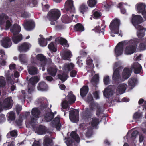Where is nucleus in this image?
<instances>
[{
	"mask_svg": "<svg viewBox=\"0 0 146 146\" xmlns=\"http://www.w3.org/2000/svg\"><path fill=\"white\" fill-rule=\"evenodd\" d=\"M99 118L94 117L92 118V120L89 123V124L93 127H96L99 123Z\"/></svg>",
	"mask_w": 146,
	"mask_h": 146,
	"instance_id": "obj_30",
	"label": "nucleus"
},
{
	"mask_svg": "<svg viewBox=\"0 0 146 146\" xmlns=\"http://www.w3.org/2000/svg\"><path fill=\"white\" fill-rule=\"evenodd\" d=\"M132 73V71L128 67L125 68L123 71L122 76L124 80L128 79Z\"/></svg>",
	"mask_w": 146,
	"mask_h": 146,
	"instance_id": "obj_16",
	"label": "nucleus"
},
{
	"mask_svg": "<svg viewBox=\"0 0 146 146\" xmlns=\"http://www.w3.org/2000/svg\"><path fill=\"white\" fill-rule=\"evenodd\" d=\"M79 11L81 13L83 14L84 13L87 12L88 11V7L86 5L82 4L80 5V7Z\"/></svg>",
	"mask_w": 146,
	"mask_h": 146,
	"instance_id": "obj_38",
	"label": "nucleus"
},
{
	"mask_svg": "<svg viewBox=\"0 0 146 146\" xmlns=\"http://www.w3.org/2000/svg\"><path fill=\"white\" fill-rule=\"evenodd\" d=\"M39 79L37 76H36L31 78L28 81V92L31 93L34 90L35 88V84L39 81Z\"/></svg>",
	"mask_w": 146,
	"mask_h": 146,
	"instance_id": "obj_6",
	"label": "nucleus"
},
{
	"mask_svg": "<svg viewBox=\"0 0 146 146\" xmlns=\"http://www.w3.org/2000/svg\"><path fill=\"white\" fill-rule=\"evenodd\" d=\"M103 111L100 106L97 107L96 114L98 117H99L100 115L103 113Z\"/></svg>",
	"mask_w": 146,
	"mask_h": 146,
	"instance_id": "obj_54",
	"label": "nucleus"
},
{
	"mask_svg": "<svg viewBox=\"0 0 146 146\" xmlns=\"http://www.w3.org/2000/svg\"><path fill=\"white\" fill-rule=\"evenodd\" d=\"M6 84L5 78L3 77L0 76V87H4Z\"/></svg>",
	"mask_w": 146,
	"mask_h": 146,
	"instance_id": "obj_49",
	"label": "nucleus"
},
{
	"mask_svg": "<svg viewBox=\"0 0 146 146\" xmlns=\"http://www.w3.org/2000/svg\"><path fill=\"white\" fill-rule=\"evenodd\" d=\"M74 30L76 31L82 32L84 30L83 26L80 23H78L74 26Z\"/></svg>",
	"mask_w": 146,
	"mask_h": 146,
	"instance_id": "obj_35",
	"label": "nucleus"
},
{
	"mask_svg": "<svg viewBox=\"0 0 146 146\" xmlns=\"http://www.w3.org/2000/svg\"><path fill=\"white\" fill-rule=\"evenodd\" d=\"M99 75L98 74H96L93 77L91 80L92 83H94L95 84H96L97 82L99 81Z\"/></svg>",
	"mask_w": 146,
	"mask_h": 146,
	"instance_id": "obj_51",
	"label": "nucleus"
},
{
	"mask_svg": "<svg viewBox=\"0 0 146 146\" xmlns=\"http://www.w3.org/2000/svg\"><path fill=\"white\" fill-rule=\"evenodd\" d=\"M10 31L13 35L18 34L21 31L20 27L17 24H15L11 28Z\"/></svg>",
	"mask_w": 146,
	"mask_h": 146,
	"instance_id": "obj_20",
	"label": "nucleus"
},
{
	"mask_svg": "<svg viewBox=\"0 0 146 146\" xmlns=\"http://www.w3.org/2000/svg\"><path fill=\"white\" fill-rule=\"evenodd\" d=\"M120 23V20L117 18H115L113 20L110 25V28L111 31H113L117 34H119Z\"/></svg>",
	"mask_w": 146,
	"mask_h": 146,
	"instance_id": "obj_5",
	"label": "nucleus"
},
{
	"mask_svg": "<svg viewBox=\"0 0 146 146\" xmlns=\"http://www.w3.org/2000/svg\"><path fill=\"white\" fill-rule=\"evenodd\" d=\"M12 22H11L9 20H7L5 22V29L7 30L9 29L12 25Z\"/></svg>",
	"mask_w": 146,
	"mask_h": 146,
	"instance_id": "obj_58",
	"label": "nucleus"
},
{
	"mask_svg": "<svg viewBox=\"0 0 146 146\" xmlns=\"http://www.w3.org/2000/svg\"><path fill=\"white\" fill-rule=\"evenodd\" d=\"M37 88L38 90L41 91H47L48 89V86L45 82L42 81L38 83Z\"/></svg>",
	"mask_w": 146,
	"mask_h": 146,
	"instance_id": "obj_22",
	"label": "nucleus"
},
{
	"mask_svg": "<svg viewBox=\"0 0 146 146\" xmlns=\"http://www.w3.org/2000/svg\"><path fill=\"white\" fill-rule=\"evenodd\" d=\"M54 114L52 112L46 113L44 117V119L46 122H50L54 117Z\"/></svg>",
	"mask_w": 146,
	"mask_h": 146,
	"instance_id": "obj_32",
	"label": "nucleus"
},
{
	"mask_svg": "<svg viewBox=\"0 0 146 146\" xmlns=\"http://www.w3.org/2000/svg\"><path fill=\"white\" fill-rule=\"evenodd\" d=\"M7 117L8 120L13 121L15 119L14 112L11 111L7 115Z\"/></svg>",
	"mask_w": 146,
	"mask_h": 146,
	"instance_id": "obj_41",
	"label": "nucleus"
},
{
	"mask_svg": "<svg viewBox=\"0 0 146 146\" xmlns=\"http://www.w3.org/2000/svg\"><path fill=\"white\" fill-rule=\"evenodd\" d=\"M55 24H56V25L55 26V28L57 30H61L64 28V26L63 25L58 23V21L57 23L55 22Z\"/></svg>",
	"mask_w": 146,
	"mask_h": 146,
	"instance_id": "obj_56",
	"label": "nucleus"
},
{
	"mask_svg": "<svg viewBox=\"0 0 146 146\" xmlns=\"http://www.w3.org/2000/svg\"><path fill=\"white\" fill-rule=\"evenodd\" d=\"M9 19V17L5 14L2 13L0 15V26L3 25Z\"/></svg>",
	"mask_w": 146,
	"mask_h": 146,
	"instance_id": "obj_34",
	"label": "nucleus"
},
{
	"mask_svg": "<svg viewBox=\"0 0 146 146\" xmlns=\"http://www.w3.org/2000/svg\"><path fill=\"white\" fill-rule=\"evenodd\" d=\"M142 117V113L136 112L134 113L133 115V118L134 119H137L141 118Z\"/></svg>",
	"mask_w": 146,
	"mask_h": 146,
	"instance_id": "obj_52",
	"label": "nucleus"
},
{
	"mask_svg": "<svg viewBox=\"0 0 146 146\" xmlns=\"http://www.w3.org/2000/svg\"><path fill=\"white\" fill-rule=\"evenodd\" d=\"M78 115L75 114V111L71 110L69 111V117L70 121L74 122H77L78 121V119L77 118Z\"/></svg>",
	"mask_w": 146,
	"mask_h": 146,
	"instance_id": "obj_19",
	"label": "nucleus"
},
{
	"mask_svg": "<svg viewBox=\"0 0 146 146\" xmlns=\"http://www.w3.org/2000/svg\"><path fill=\"white\" fill-rule=\"evenodd\" d=\"M37 59L39 61L40 63L39 65L40 69H42L43 71H44L45 70V66L46 65L47 59L44 55L41 54H39L36 56Z\"/></svg>",
	"mask_w": 146,
	"mask_h": 146,
	"instance_id": "obj_8",
	"label": "nucleus"
},
{
	"mask_svg": "<svg viewBox=\"0 0 146 146\" xmlns=\"http://www.w3.org/2000/svg\"><path fill=\"white\" fill-rule=\"evenodd\" d=\"M13 101L11 97H8L5 98L2 103L4 107L7 109H10L13 104Z\"/></svg>",
	"mask_w": 146,
	"mask_h": 146,
	"instance_id": "obj_12",
	"label": "nucleus"
},
{
	"mask_svg": "<svg viewBox=\"0 0 146 146\" xmlns=\"http://www.w3.org/2000/svg\"><path fill=\"white\" fill-rule=\"evenodd\" d=\"M89 91V88L88 86H83L80 90V94L82 98L85 97Z\"/></svg>",
	"mask_w": 146,
	"mask_h": 146,
	"instance_id": "obj_25",
	"label": "nucleus"
},
{
	"mask_svg": "<svg viewBox=\"0 0 146 146\" xmlns=\"http://www.w3.org/2000/svg\"><path fill=\"white\" fill-rule=\"evenodd\" d=\"M92 129L91 128H89L88 129L87 132L86 134V137H90L92 136Z\"/></svg>",
	"mask_w": 146,
	"mask_h": 146,
	"instance_id": "obj_62",
	"label": "nucleus"
},
{
	"mask_svg": "<svg viewBox=\"0 0 146 146\" xmlns=\"http://www.w3.org/2000/svg\"><path fill=\"white\" fill-rule=\"evenodd\" d=\"M31 47V45L28 43L24 42L19 45L18 50L20 52H27Z\"/></svg>",
	"mask_w": 146,
	"mask_h": 146,
	"instance_id": "obj_13",
	"label": "nucleus"
},
{
	"mask_svg": "<svg viewBox=\"0 0 146 146\" xmlns=\"http://www.w3.org/2000/svg\"><path fill=\"white\" fill-rule=\"evenodd\" d=\"M22 39V35L21 34H14L12 38L13 42L15 44H17Z\"/></svg>",
	"mask_w": 146,
	"mask_h": 146,
	"instance_id": "obj_26",
	"label": "nucleus"
},
{
	"mask_svg": "<svg viewBox=\"0 0 146 146\" xmlns=\"http://www.w3.org/2000/svg\"><path fill=\"white\" fill-rule=\"evenodd\" d=\"M123 68V67L121 66L114 70L113 76V79L115 82L118 83L122 82L119 80H121L120 72L122 70Z\"/></svg>",
	"mask_w": 146,
	"mask_h": 146,
	"instance_id": "obj_10",
	"label": "nucleus"
},
{
	"mask_svg": "<svg viewBox=\"0 0 146 146\" xmlns=\"http://www.w3.org/2000/svg\"><path fill=\"white\" fill-rule=\"evenodd\" d=\"M57 76L58 78L63 82L65 81L67 79V76L64 73L62 74H59Z\"/></svg>",
	"mask_w": 146,
	"mask_h": 146,
	"instance_id": "obj_50",
	"label": "nucleus"
},
{
	"mask_svg": "<svg viewBox=\"0 0 146 146\" xmlns=\"http://www.w3.org/2000/svg\"><path fill=\"white\" fill-rule=\"evenodd\" d=\"M19 60L22 64H24L27 62L26 55L25 54H20L18 58Z\"/></svg>",
	"mask_w": 146,
	"mask_h": 146,
	"instance_id": "obj_33",
	"label": "nucleus"
},
{
	"mask_svg": "<svg viewBox=\"0 0 146 146\" xmlns=\"http://www.w3.org/2000/svg\"><path fill=\"white\" fill-rule=\"evenodd\" d=\"M103 81L104 84L106 85L109 84H110V79L109 76H107L104 77Z\"/></svg>",
	"mask_w": 146,
	"mask_h": 146,
	"instance_id": "obj_57",
	"label": "nucleus"
},
{
	"mask_svg": "<svg viewBox=\"0 0 146 146\" xmlns=\"http://www.w3.org/2000/svg\"><path fill=\"white\" fill-rule=\"evenodd\" d=\"M97 3L96 0H88L87 1L88 5L90 7H95Z\"/></svg>",
	"mask_w": 146,
	"mask_h": 146,
	"instance_id": "obj_45",
	"label": "nucleus"
},
{
	"mask_svg": "<svg viewBox=\"0 0 146 146\" xmlns=\"http://www.w3.org/2000/svg\"><path fill=\"white\" fill-rule=\"evenodd\" d=\"M132 17L131 22L135 27L138 30L137 35L138 38L141 39L144 36L146 31V28L139 25L142 22L143 19L142 17L139 15L133 14Z\"/></svg>",
	"mask_w": 146,
	"mask_h": 146,
	"instance_id": "obj_1",
	"label": "nucleus"
},
{
	"mask_svg": "<svg viewBox=\"0 0 146 146\" xmlns=\"http://www.w3.org/2000/svg\"><path fill=\"white\" fill-rule=\"evenodd\" d=\"M39 43L42 46H46L47 44L46 40L43 37H41L38 39Z\"/></svg>",
	"mask_w": 146,
	"mask_h": 146,
	"instance_id": "obj_44",
	"label": "nucleus"
},
{
	"mask_svg": "<svg viewBox=\"0 0 146 146\" xmlns=\"http://www.w3.org/2000/svg\"><path fill=\"white\" fill-rule=\"evenodd\" d=\"M70 136L77 143L79 142L80 141V137L75 131H72L70 134Z\"/></svg>",
	"mask_w": 146,
	"mask_h": 146,
	"instance_id": "obj_36",
	"label": "nucleus"
},
{
	"mask_svg": "<svg viewBox=\"0 0 146 146\" xmlns=\"http://www.w3.org/2000/svg\"><path fill=\"white\" fill-rule=\"evenodd\" d=\"M52 142V139L48 137L44 139L43 143L44 146H49Z\"/></svg>",
	"mask_w": 146,
	"mask_h": 146,
	"instance_id": "obj_46",
	"label": "nucleus"
},
{
	"mask_svg": "<svg viewBox=\"0 0 146 146\" xmlns=\"http://www.w3.org/2000/svg\"><path fill=\"white\" fill-rule=\"evenodd\" d=\"M101 13L98 11L94 12L93 14V18L96 19L100 18L101 17Z\"/></svg>",
	"mask_w": 146,
	"mask_h": 146,
	"instance_id": "obj_53",
	"label": "nucleus"
},
{
	"mask_svg": "<svg viewBox=\"0 0 146 146\" xmlns=\"http://www.w3.org/2000/svg\"><path fill=\"white\" fill-rule=\"evenodd\" d=\"M42 10L44 11H47L50 6L48 4L43 5V3H42Z\"/></svg>",
	"mask_w": 146,
	"mask_h": 146,
	"instance_id": "obj_63",
	"label": "nucleus"
},
{
	"mask_svg": "<svg viewBox=\"0 0 146 146\" xmlns=\"http://www.w3.org/2000/svg\"><path fill=\"white\" fill-rule=\"evenodd\" d=\"M86 100V102L88 103L92 102L93 101V97L91 94H88Z\"/></svg>",
	"mask_w": 146,
	"mask_h": 146,
	"instance_id": "obj_61",
	"label": "nucleus"
},
{
	"mask_svg": "<svg viewBox=\"0 0 146 146\" xmlns=\"http://www.w3.org/2000/svg\"><path fill=\"white\" fill-rule=\"evenodd\" d=\"M113 94V90L108 88H106L103 92L104 96L106 98H108L111 97Z\"/></svg>",
	"mask_w": 146,
	"mask_h": 146,
	"instance_id": "obj_31",
	"label": "nucleus"
},
{
	"mask_svg": "<svg viewBox=\"0 0 146 146\" xmlns=\"http://www.w3.org/2000/svg\"><path fill=\"white\" fill-rule=\"evenodd\" d=\"M133 41H131L128 42L129 45L125 48V53L126 54H131L134 53L136 50V44Z\"/></svg>",
	"mask_w": 146,
	"mask_h": 146,
	"instance_id": "obj_7",
	"label": "nucleus"
},
{
	"mask_svg": "<svg viewBox=\"0 0 146 146\" xmlns=\"http://www.w3.org/2000/svg\"><path fill=\"white\" fill-rule=\"evenodd\" d=\"M55 41L58 44L62 45H65L67 47H69V45L67 43V40L64 38L60 37H58L55 39Z\"/></svg>",
	"mask_w": 146,
	"mask_h": 146,
	"instance_id": "obj_24",
	"label": "nucleus"
},
{
	"mask_svg": "<svg viewBox=\"0 0 146 146\" xmlns=\"http://www.w3.org/2000/svg\"><path fill=\"white\" fill-rule=\"evenodd\" d=\"M66 98L67 100L62 102V108L65 110L67 109L69 107L68 103L70 104H72L76 100V97L72 91H70Z\"/></svg>",
	"mask_w": 146,
	"mask_h": 146,
	"instance_id": "obj_3",
	"label": "nucleus"
},
{
	"mask_svg": "<svg viewBox=\"0 0 146 146\" xmlns=\"http://www.w3.org/2000/svg\"><path fill=\"white\" fill-rule=\"evenodd\" d=\"M137 83V80L134 78H130L128 81V84L129 86L134 87Z\"/></svg>",
	"mask_w": 146,
	"mask_h": 146,
	"instance_id": "obj_39",
	"label": "nucleus"
},
{
	"mask_svg": "<svg viewBox=\"0 0 146 146\" xmlns=\"http://www.w3.org/2000/svg\"><path fill=\"white\" fill-rule=\"evenodd\" d=\"M24 28L27 31H31L35 27L34 21L31 20H26L23 24Z\"/></svg>",
	"mask_w": 146,
	"mask_h": 146,
	"instance_id": "obj_11",
	"label": "nucleus"
},
{
	"mask_svg": "<svg viewBox=\"0 0 146 146\" xmlns=\"http://www.w3.org/2000/svg\"><path fill=\"white\" fill-rule=\"evenodd\" d=\"M101 30V27L99 26H97L95 27L94 29H92V31L94 30L96 33H102L103 35L104 34V28H103Z\"/></svg>",
	"mask_w": 146,
	"mask_h": 146,
	"instance_id": "obj_42",
	"label": "nucleus"
},
{
	"mask_svg": "<svg viewBox=\"0 0 146 146\" xmlns=\"http://www.w3.org/2000/svg\"><path fill=\"white\" fill-rule=\"evenodd\" d=\"M92 115V113L90 111H84L82 113V118L84 121H88Z\"/></svg>",
	"mask_w": 146,
	"mask_h": 146,
	"instance_id": "obj_18",
	"label": "nucleus"
},
{
	"mask_svg": "<svg viewBox=\"0 0 146 146\" xmlns=\"http://www.w3.org/2000/svg\"><path fill=\"white\" fill-rule=\"evenodd\" d=\"M96 106V104L92 102H90V110H93Z\"/></svg>",
	"mask_w": 146,
	"mask_h": 146,
	"instance_id": "obj_64",
	"label": "nucleus"
},
{
	"mask_svg": "<svg viewBox=\"0 0 146 146\" xmlns=\"http://www.w3.org/2000/svg\"><path fill=\"white\" fill-rule=\"evenodd\" d=\"M48 48L50 50L53 52H56L57 51V49L55 48L53 42H51V43L48 44Z\"/></svg>",
	"mask_w": 146,
	"mask_h": 146,
	"instance_id": "obj_48",
	"label": "nucleus"
},
{
	"mask_svg": "<svg viewBox=\"0 0 146 146\" xmlns=\"http://www.w3.org/2000/svg\"><path fill=\"white\" fill-rule=\"evenodd\" d=\"M72 56L71 52L70 51L65 52L63 56V58L65 60H68Z\"/></svg>",
	"mask_w": 146,
	"mask_h": 146,
	"instance_id": "obj_40",
	"label": "nucleus"
},
{
	"mask_svg": "<svg viewBox=\"0 0 146 146\" xmlns=\"http://www.w3.org/2000/svg\"><path fill=\"white\" fill-rule=\"evenodd\" d=\"M139 48L140 50H144L146 49V41L145 39L139 45Z\"/></svg>",
	"mask_w": 146,
	"mask_h": 146,
	"instance_id": "obj_47",
	"label": "nucleus"
},
{
	"mask_svg": "<svg viewBox=\"0 0 146 146\" xmlns=\"http://www.w3.org/2000/svg\"><path fill=\"white\" fill-rule=\"evenodd\" d=\"M126 90V87L124 84H119L116 89L117 93L121 94L125 92Z\"/></svg>",
	"mask_w": 146,
	"mask_h": 146,
	"instance_id": "obj_28",
	"label": "nucleus"
},
{
	"mask_svg": "<svg viewBox=\"0 0 146 146\" xmlns=\"http://www.w3.org/2000/svg\"><path fill=\"white\" fill-rule=\"evenodd\" d=\"M21 17L24 18H29L30 17L29 13L26 11H24L21 13Z\"/></svg>",
	"mask_w": 146,
	"mask_h": 146,
	"instance_id": "obj_60",
	"label": "nucleus"
},
{
	"mask_svg": "<svg viewBox=\"0 0 146 146\" xmlns=\"http://www.w3.org/2000/svg\"><path fill=\"white\" fill-rule=\"evenodd\" d=\"M61 15L60 11L56 9L50 10L48 13L47 17L50 21V24L52 25L55 24V22H57V20Z\"/></svg>",
	"mask_w": 146,
	"mask_h": 146,
	"instance_id": "obj_2",
	"label": "nucleus"
},
{
	"mask_svg": "<svg viewBox=\"0 0 146 146\" xmlns=\"http://www.w3.org/2000/svg\"><path fill=\"white\" fill-rule=\"evenodd\" d=\"M74 65L72 63L66 64L64 65V69L65 70L70 71L73 69Z\"/></svg>",
	"mask_w": 146,
	"mask_h": 146,
	"instance_id": "obj_43",
	"label": "nucleus"
},
{
	"mask_svg": "<svg viewBox=\"0 0 146 146\" xmlns=\"http://www.w3.org/2000/svg\"><path fill=\"white\" fill-rule=\"evenodd\" d=\"M65 142L67 146H72L74 141L72 138L69 137L67 138Z\"/></svg>",
	"mask_w": 146,
	"mask_h": 146,
	"instance_id": "obj_55",
	"label": "nucleus"
},
{
	"mask_svg": "<svg viewBox=\"0 0 146 146\" xmlns=\"http://www.w3.org/2000/svg\"><path fill=\"white\" fill-rule=\"evenodd\" d=\"M65 10L70 16H74L73 14L75 12V7L73 5V1L72 0H67L65 3Z\"/></svg>",
	"mask_w": 146,
	"mask_h": 146,
	"instance_id": "obj_4",
	"label": "nucleus"
},
{
	"mask_svg": "<svg viewBox=\"0 0 146 146\" xmlns=\"http://www.w3.org/2000/svg\"><path fill=\"white\" fill-rule=\"evenodd\" d=\"M29 73L31 75H35L37 74L38 70L36 67L31 66L28 68Z\"/></svg>",
	"mask_w": 146,
	"mask_h": 146,
	"instance_id": "obj_27",
	"label": "nucleus"
},
{
	"mask_svg": "<svg viewBox=\"0 0 146 146\" xmlns=\"http://www.w3.org/2000/svg\"><path fill=\"white\" fill-rule=\"evenodd\" d=\"M11 44L12 42L10 38L8 37L3 38L1 40V45L5 48L10 47Z\"/></svg>",
	"mask_w": 146,
	"mask_h": 146,
	"instance_id": "obj_14",
	"label": "nucleus"
},
{
	"mask_svg": "<svg viewBox=\"0 0 146 146\" xmlns=\"http://www.w3.org/2000/svg\"><path fill=\"white\" fill-rule=\"evenodd\" d=\"M125 41H122L119 42L115 48L114 51L115 56L117 57L121 55L123 53V47Z\"/></svg>",
	"mask_w": 146,
	"mask_h": 146,
	"instance_id": "obj_9",
	"label": "nucleus"
},
{
	"mask_svg": "<svg viewBox=\"0 0 146 146\" xmlns=\"http://www.w3.org/2000/svg\"><path fill=\"white\" fill-rule=\"evenodd\" d=\"M142 69L141 65L139 63H134L132 65L130 68L131 71L134 70V72L135 74H138L141 72Z\"/></svg>",
	"mask_w": 146,
	"mask_h": 146,
	"instance_id": "obj_15",
	"label": "nucleus"
},
{
	"mask_svg": "<svg viewBox=\"0 0 146 146\" xmlns=\"http://www.w3.org/2000/svg\"><path fill=\"white\" fill-rule=\"evenodd\" d=\"M73 16H70L66 12V14L63 15L62 17L61 20L64 23H69L71 21Z\"/></svg>",
	"mask_w": 146,
	"mask_h": 146,
	"instance_id": "obj_23",
	"label": "nucleus"
},
{
	"mask_svg": "<svg viewBox=\"0 0 146 146\" xmlns=\"http://www.w3.org/2000/svg\"><path fill=\"white\" fill-rule=\"evenodd\" d=\"M23 121V119L20 116L19 118L15 121V123L17 125L19 126L22 125V123Z\"/></svg>",
	"mask_w": 146,
	"mask_h": 146,
	"instance_id": "obj_59",
	"label": "nucleus"
},
{
	"mask_svg": "<svg viewBox=\"0 0 146 146\" xmlns=\"http://www.w3.org/2000/svg\"><path fill=\"white\" fill-rule=\"evenodd\" d=\"M57 69L56 66H49L47 68V71L49 75L53 77L56 76Z\"/></svg>",
	"mask_w": 146,
	"mask_h": 146,
	"instance_id": "obj_17",
	"label": "nucleus"
},
{
	"mask_svg": "<svg viewBox=\"0 0 146 146\" xmlns=\"http://www.w3.org/2000/svg\"><path fill=\"white\" fill-rule=\"evenodd\" d=\"M40 113V112L38 108H35L32 109L31 114L34 117L36 118H39Z\"/></svg>",
	"mask_w": 146,
	"mask_h": 146,
	"instance_id": "obj_29",
	"label": "nucleus"
},
{
	"mask_svg": "<svg viewBox=\"0 0 146 146\" xmlns=\"http://www.w3.org/2000/svg\"><path fill=\"white\" fill-rule=\"evenodd\" d=\"M47 130L45 126L40 125L37 129V131L40 134H45Z\"/></svg>",
	"mask_w": 146,
	"mask_h": 146,
	"instance_id": "obj_37",
	"label": "nucleus"
},
{
	"mask_svg": "<svg viewBox=\"0 0 146 146\" xmlns=\"http://www.w3.org/2000/svg\"><path fill=\"white\" fill-rule=\"evenodd\" d=\"M146 5L143 3H139L136 5V9L139 13H142L145 10Z\"/></svg>",
	"mask_w": 146,
	"mask_h": 146,
	"instance_id": "obj_21",
	"label": "nucleus"
}]
</instances>
